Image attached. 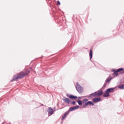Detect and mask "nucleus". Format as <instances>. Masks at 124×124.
I'll use <instances>...</instances> for the list:
<instances>
[{"mask_svg":"<svg viewBox=\"0 0 124 124\" xmlns=\"http://www.w3.org/2000/svg\"><path fill=\"white\" fill-rule=\"evenodd\" d=\"M31 71L28 69H25L20 73H17L15 76H14L13 79L11 82H14V81H18V79H23L25 76H28L30 74Z\"/></svg>","mask_w":124,"mask_h":124,"instance_id":"1","label":"nucleus"},{"mask_svg":"<svg viewBox=\"0 0 124 124\" xmlns=\"http://www.w3.org/2000/svg\"><path fill=\"white\" fill-rule=\"evenodd\" d=\"M76 86H77L76 87V89L77 92H78L79 93H83V91H84V89H83V87H81V86L79 85V83H78V82L76 83Z\"/></svg>","mask_w":124,"mask_h":124,"instance_id":"2","label":"nucleus"},{"mask_svg":"<svg viewBox=\"0 0 124 124\" xmlns=\"http://www.w3.org/2000/svg\"><path fill=\"white\" fill-rule=\"evenodd\" d=\"M95 97H98L103 94V92L102 90H100L98 92H95Z\"/></svg>","mask_w":124,"mask_h":124,"instance_id":"3","label":"nucleus"},{"mask_svg":"<svg viewBox=\"0 0 124 124\" xmlns=\"http://www.w3.org/2000/svg\"><path fill=\"white\" fill-rule=\"evenodd\" d=\"M88 105H92V106H93V105H94V103L92 101H88L86 102L85 105H83L82 108H86V107L88 106Z\"/></svg>","mask_w":124,"mask_h":124,"instance_id":"4","label":"nucleus"},{"mask_svg":"<svg viewBox=\"0 0 124 124\" xmlns=\"http://www.w3.org/2000/svg\"><path fill=\"white\" fill-rule=\"evenodd\" d=\"M48 117H50V116H52L54 114V110H53V108H52L49 107L48 108Z\"/></svg>","mask_w":124,"mask_h":124,"instance_id":"5","label":"nucleus"},{"mask_svg":"<svg viewBox=\"0 0 124 124\" xmlns=\"http://www.w3.org/2000/svg\"><path fill=\"white\" fill-rule=\"evenodd\" d=\"M79 106H77L75 107H71L69 109V112H72V111H74V110H77V109H78L79 108Z\"/></svg>","mask_w":124,"mask_h":124,"instance_id":"6","label":"nucleus"},{"mask_svg":"<svg viewBox=\"0 0 124 124\" xmlns=\"http://www.w3.org/2000/svg\"><path fill=\"white\" fill-rule=\"evenodd\" d=\"M70 112V111L68 110L65 113H64V114L62 116V121H63L65 119V118H66V116H67V115L69 114Z\"/></svg>","mask_w":124,"mask_h":124,"instance_id":"7","label":"nucleus"},{"mask_svg":"<svg viewBox=\"0 0 124 124\" xmlns=\"http://www.w3.org/2000/svg\"><path fill=\"white\" fill-rule=\"evenodd\" d=\"M63 101L64 102H65V103H67V104H69V103H70V99L68 98L64 97L63 98Z\"/></svg>","mask_w":124,"mask_h":124,"instance_id":"8","label":"nucleus"},{"mask_svg":"<svg viewBox=\"0 0 124 124\" xmlns=\"http://www.w3.org/2000/svg\"><path fill=\"white\" fill-rule=\"evenodd\" d=\"M101 100V98H94L93 99V102H95L96 103H97V102H99Z\"/></svg>","mask_w":124,"mask_h":124,"instance_id":"9","label":"nucleus"},{"mask_svg":"<svg viewBox=\"0 0 124 124\" xmlns=\"http://www.w3.org/2000/svg\"><path fill=\"white\" fill-rule=\"evenodd\" d=\"M103 95L104 97H108V96H110V94L109 93V92L106 90Z\"/></svg>","mask_w":124,"mask_h":124,"instance_id":"10","label":"nucleus"},{"mask_svg":"<svg viewBox=\"0 0 124 124\" xmlns=\"http://www.w3.org/2000/svg\"><path fill=\"white\" fill-rule=\"evenodd\" d=\"M114 88H111L106 90V91L109 93H113L114 92Z\"/></svg>","mask_w":124,"mask_h":124,"instance_id":"11","label":"nucleus"},{"mask_svg":"<svg viewBox=\"0 0 124 124\" xmlns=\"http://www.w3.org/2000/svg\"><path fill=\"white\" fill-rule=\"evenodd\" d=\"M68 96L69 97V98H70V99H76V98H77V96H74L73 95H70Z\"/></svg>","mask_w":124,"mask_h":124,"instance_id":"12","label":"nucleus"},{"mask_svg":"<svg viewBox=\"0 0 124 124\" xmlns=\"http://www.w3.org/2000/svg\"><path fill=\"white\" fill-rule=\"evenodd\" d=\"M89 56L90 60H92L93 58V50L92 49L90 50Z\"/></svg>","mask_w":124,"mask_h":124,"instance_id":"13","label":"nucleus"},{"mask_svg":"<svg viewBox=\"0 0 124 124\" xmlns=\"http://www.w3.org/2000/svg\"><path fill=\"white\" fill-rule=\"evenodd\" d=\"M95 97V94L94 93L91 94L88 97H89V98H93V97Z\"/></svg>","mask_w":124,"mask_h":124,"instance_id":"14","label":"nucleus"},{"mask_svg":"<svg viewBox=\"0 0 124 124\" xmlns=\"http://www.w3.org/2000/svg\"><path fill=\"white\" fill-rule=\"evenodd\" d=\"M118 74H119V73L118 72V71L116 70V72H114V73L112 74V75H114V77H117Z\"/></svg>","mask_w":124,"mask_h":124,"instance_id":"15","label":"nucleus"},{"mask_svg":"<svg viewBox=\"0 0 124 124\" xmlns=\"http://www.w3.org/2000/svg\"><path fill=\"white\" fill-rule=\"evenodd\" d=\"M119 89H121L122 90H124V84H121L119 86Z\"/></svg>","mask_w":124,"mask_h":124,"instance_id":"16","label":"nucleus"},{"mask_svg":"<svg viewBox=\"0 0 124 124\" xmlns=\"http://www.w3.org/2000/svg\"><path fill=\"white\" fill-rule=\"evenodd\" d=\"M77 102H78V104L80 106H81L83 104L82 101H81L80 100H78Z\"/></svg>","mask_w":124,"mask_h":124,"instance_id":"17","label":"nucleus"},{"mask_svg":"<svg viewBox=\"0 0 124 124\" xmlns=\"http://www.w3.org/2000/svg\"><path fill=\"white\" fill-rule=\"evenodd\" d=\"M124 69L123 68H120L118 69L117 70V72L119 73V72H121V71H124Z\"/></svg>","mask_w":124,"mask_h":124,"instance_id":"18","label":"nucleus"},{"mask_svg":"<svg viewBox=\"0 0 124 124\" xmlns=\"http://www.w3.org/2000/svg\"><path fill=\"white\" fill-rule=\"evenodd\" d=\"M112 79H113L112 78H107L106 80V82H107V83H109V82H110V81H111V80H112Z\"/></svg>","mask_w":124,"mask_h":124,"instance_id":"19","label":"nucleus"},{"mask_svg":"<svg viewBox=\"0 0 124 124\" xmlns=\"http://www.w3.org/2000/svg\"><path fill=\"white\" fill-rule=\"evenodd\" d=\"M89 100L88 99H84L83 100V103H87V101H88Z\"/></svg>","mask_w":124,"mask_h":124,"instance_id":"20","label":"nucleus"},{"mask_svg":"<svg viewBox=\"0 0 124 124\" xmlns=\"http://www.w3.org/2000/svg\"><path fill=\"white\" fill-rule=\"evenodd\" d=\"M106 86H107V83H106V82H105L103 85V86L102 87V88H104V87H106Z\"/></svg>","mask_w":124,"mask_h":124,"instance_id":"21","label":"nucleus"},{"mask_svg":"<svg viewBox=\"0 0 124 124\" xmlns=\"http://www.w3.org/2000/svg\"><path fill=\"white\" fill-rule=\"evenodd\" d=\"M112 71H113V72H116L117 71V69H112Z\"/></svg>","mask_w":124,"mask_h":124,"instance_id":"22","label":"nucleus"},{"mask_svg":"<svg viewBox=\"0 0 124 124\" xmlns=\"http://www.w3.org/2000/svg\"><path fill=\"white\" fill-rule=\"evenodd\" d=\"M76 102L73 101L72 102V104H73V105H75Z\"/></svg>","mask_w":124,"mask_h":124,"instance_id":"23","label":"nucleus"},{"mask_svg":"<svg viewBox=\"0 0 124 124\" xmlns=\"http://www.w3.org/2000/svg\"><path fill=\"white\" fill-rule=\"evenodd\" d=\"M57 4L58 5H61V2H60V1H57Z\"/></svg>","mask_w":124,"mask_h":124,"instance_id":"24","label":"nucleus"},{"mask_svg":"<svg viewBox=\"0 0 124 124\" xmlns=\"http://www.w3.org/2000/svg\"><path fill=\"white\" fill-rule=\"evenodd\" d=\"M30 69H32V68H31V67H30Z\"/></svg>","mask_w":124,"mask_h":124,"instance_id":"25","label":"nucleus"},{"mask_svg":"<svg viewBox=\"0 0 124 124\" xmlns=\"http://www.w3.org/2000/svg\"><path fill=\"white\" fill-rule=\"evenodd\" d=\"M80 98V97H78V98Z\"/></svg>","mask_w":124,"mask_h":124,"instance_id":"26","label":"nucleus"},{"mask_svg":"<svg viewBox=\"0 0 124 124\" xmlns=\"http://www.w3.org/2000/svg\"><path fill=\"white\" fill-rule=\"evenodd\" d=\"M62 108H61V109H62Z\"/></svg>","mask_w":124,"mask_h":124,"instance_id":"27","label":"nucleus"}]
</instances>
